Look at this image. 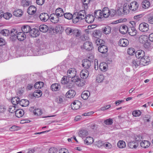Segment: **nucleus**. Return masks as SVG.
Instances as JSON below:
<instances>
[{"label":"nucleus","instance_id":"nucleus-1","mask_svg":"<svg viewBox=\"0 0 153 153\" xmlns=\"http://www.w3.org/2000/svg\"><path fill=\"white\" fill-rule=\"evenodd\" d=\"M148 58L146 56H145L139 59H136L133 60L132 61V66L135 68H137L140 65L144 66L147 64Z\"/></svg>","mask_w":153,"mask_h":153},{"label":"nucleus","instance_id":"nucleus-2","mask_svg":"<svg viewBox=\"0 0 153 153\" xmlns=\"http://www.w3.org/2000/svg\"><path fill=\"white\" fill-rule=\"evenodd\" d=\"M139 29L140 31L142 32H147L149 30V25L146 23H142L139 25Z\"/></svg>","mask_w":153,"mask_h":153},{"label":"nucleus","instance_id":"nucleus-3","mask_svg":"<svg viewBox=\"0 0 153 153\" xmlns=\"http://www.w3.org/2000/svg\"><path fill=\"white\" fill-rule=\"evenodd\" d=\"M82 13H81L79 14L75 18L72 19V22L74 23H76L78 22L79 20L84 19L85 18V15H86L84 12H83Z\"/></svg>","mask_w":153,"mask_h":153},{"label":"nucleus","instance_id":"nucleus-4","mask_svg":"<svg viewBox=\"0 0 153 153\" xmlns=\"http://www.w3.org/2000/svg\"><path fill=\"white\" fill-rule=\"evenodd\" d=\"M83 48L88 51L92 50L94 48L92 43L90 41H86L83 44Z\"/></svg>","mask_w":153,"mask_h":153},{"label":"nucleus","instance_id":"nucleus-5","mask_svg":"<svg viewBox=\"0 0 153 153\" xmlns=\"http://www.w3.org/2000/svg\"><path fill=\"white\" fill-rule=\"evenodd\" d=\"M10 39L12 41H14L16 39L17 30L16 29L13 28L10 32Z\"/></svg>","mask_w":153,"mask_h":153},{"label":"nucleus","instance_id":"nucleus-6","mask_svg":"<svg viewBox=\"0 0 153 153\" xmlns=\"http://www.w3.org/2000/svg\"><path fill=\"white\" fill-rule=\"evenodd\" d=\"M81 102L78 100H76L71 104V108L73 110H77L81 107Z\"/></svg>","mask_w":153,"mask_h":153},{"label":"nucleus","instance_id":"nucleus-7","mask_svg":"<svg viewBox=\"0 0 153 153\" xmlns=\"http://www.w3.org/2000/svg\"><path fill=\"white\" fill-rule=\"evenodd\" d=\"M68 77L69 78H71L74 76L76 75V71L74 68H70L67 71Z\"/></svg>","mask_w":153,"mask_h":153},{"label":"nucleus","instance_id":"nucleus-8","mask_svg":"<svg viewBox=\"0 0 153 153\" xmlns=\"http://www.w3.org/2000/svg\"><path fill=\"white\" fill-rule=\"evenodd\" d=\"M129 6V9L132 11H135L138 8V5L137 2L134 1L131 3Z\"/></svg>","mask_w":153,"mask_h":153},{"label":"nucleus","instance_id":"nucleus-9","mask_svg":"<svg viewBox=\"0 0 153 153\" xmlns=\"http://www.w3.org/2000/svg\"><path fill=\"white\" fill-rule=\"evenodd\" d=\"M91 61L87 59H84L82 61V66L86 69H89L91 66Z\"/></svg>","mask_w":153,"mask_h":153},{"label":"nucleus","instance_id":"nucleus-10","mask_svg":"<svg viewBox=\"0 0 153 153\" xmlns=\"http://www.w3.org/2000/svg\"><path fill=\"white\" fill-rule=\"evenodd\" d=\"M89 73L88 70L86 69H83L80 72V75L82 79H85L88 77Z\"/></svg>","mask_w":153,"mask_h":153},{"label":"nucleus","instance_id":"nucleus-11","mask_svg":"<svg viewBox=\"0 0 153 153\" xmlns=\"http://www.w3.org/2000/svg\"><path fill=\"white\" fill-rule=\"evenodd\" d=\"M39 17L40 20L44 22L47 21L49 19L48 15L47 13H41Z\"/></svg>","mask_w":153,"mask_h":153},{"label":"nucleus","instance_id":"nucleus-12","mask_svg":"<svg viewBox=\"0 0 153 153\" xmlns=\"http://www.w3.org/2000/svg\"><path fill=\"white\" fill-rule=\"evenodd\" d=\"M39 33L37 29L33 28L31 29L30 34V36L32 37H36L39 35Z\"/></svg>","mask_w":153,"mask_h":153},{"label":"nucleus","instance_id":"nucleus-13","mask_svg":"<svg viewBox=\"0 0 153 153\" xmlns=\"http://www.w3.org/2000/svg\"><path fill=\"white\" fill-rule=\"evenodd\" d=\"M127 30V33H128L130 35L132 36H135L137 32V30L134 27H129V28Z\"/></svg>","mask_w":153,"mask_h":153},{"label":"nucleus","instance_id":"nucleus-14","mask_svg":"<svg viewBox=\"0 0 153 153\" xmlns=\"http://www.w3.org/2000/svg\"><path fill=\"white\" fill-rule=\"evenodd\" d=\"M136 57L137 58V59H140L141 58H142L144 57L145 52L144 51L142 50H138L135 53Z\"/></svg>","mask_w":153,"mask_h":153},{"label":"nucleus","instance_id":"nucleus-15","mask_svg":"<svg viewBox=\"0 0 153 153\" xmlns=\"http://www.w3.org/2000/svg\"><path fill=\"white\" fill-rule=\"evenodd\" d=\"M85 21L88 23H91L94 21V16L91 14H88L85 15Z\"/></svg>","mask_w":153,"mask_h":153},{"label":"nucleus","instance_id":"nucleus-16","mask_svg":"<svg viewBox=\"0 0 153 153\" xmlns=\"http://www.w3.org/2000/svg\"><path fill=\"white\" fill-rule=\"evenodd\" d=\"M128 41L125 39H121L118 42V45L120 46L125 47L128 44Z\"/></svg>","mask_w":153,"mask_h":153},{"label":"nucleus","instance_id":"nucleus-17","mask_svg":"<svg viewBox=\"0 0 153 153\" xmlns=\"http://www.w3.org/2000/svg\"><path fill=\"white\" fill-rule=\"evenodd\" d=\"M26 38L25 33L23 32H19L17 33L16 38L20 41H22L24 40Z\"/></svg>","mask_w":153,"mask_h":153},{"label":"nucleus","instance_id":"nucleus-18","mask_svg":"<svg viewBox=\"0 0 153 153\" xmlns=\"http://www.w3.org/2000/svg\"><path fill=\"white\" fill-rule=\"evenodd\" d=\"M98 50L99 52L102 53H105L108 51V48L107 47L104 45V44L100 46L98 48Z\"/></svg>","mask_w":153,"mask_h":153},{"label":"nucleus","instance_id":"nucleus-19","mask_svg":"<svg viewBox=\"0 0 153 153\" xmlns=\"http://www.w3.org/2000/svg\"><path fill=\"white\" fill-rule=\"evenodd\" d=\"M129 28L126 25H121L119 28L120 32L123 34H125L127 33V30Z\"/></svg>","mask_w":153,"mask_h":153},{"label":"nucleus","instance_id":"nucleus-20","mask_svg":"<svg viewBox=\"0 0 153 153\" xmlns=\"http://www.w3.org/2000/svg\"><path fill=\"white\" fill-rule=\"evenodd\" d=\"M108 19L114 18L116 16V10L114 9H111L109 10V13H108Z\"/></svg>","mask_w":153,"mask_h":153},{"label":"nucleus","instance_id":"nucleus-21","mask_svg":"<svg viewBox=\"0 0 153 153\" xmlns=\"http://www.w3.org/2000/svg\"><path fill=\"white\" fill-rule=\"evenodd\" d=\"M102 31L104 34L107 35L108 34L111 33V28L109 26H106L103 27L102 29Z\"/></svg>","mask_w":153,"mask_h":153},{"label":"nucleus","instance_id":"nucleus-22","mask_svg":"<svg viewBox=\"0 0 153 153\" xmlns=\"http://www.w3.org/2000/svg\"><path fill=\"white\" fill-rule=\"evenodd\" d=\"M76 94V93L74 90L71 89L67 92L66 95L67 97L71 98L74 97L75 96Z\"/></svg>","mask_w":153,"mask_h":153},{"label":"nucleus","instance_id":"nucleus-23","mask_svg":"<svg viewBox=\"0 0 153 153\" xmlns=\"http://www.w3.org/2000/svg\"><path fill=\"white\" fill-rule=\"evenodd\" d=\"M78 134L80 137L83 139L88 135V133L86 130H81L79 131Z\"/></svg>","mask_w":153,"mask_h":153},{"label":"nucleus","instance_id":"nucleus-24","mask_svg":"<svg viewBox=\"0 0 153 153\" xmlns=\"http://www.w3.org/2000/svg\"><path fill=\"white\" fill-rule=\"evenodd\" d=\"M51 88L53 91H56L59 90L60 86L59 84L55 83L51 85Z\"/></svg>","mask_w":153,"mask_h":153},{"label":"nucleus","instance_id":"nucleus-25","mask_svg":"<svg viewBox=\"0 0 153 153\" xmlns=\"http://www.w3.org/2000/svg\"><path fill=\"white\" fill-rule=\"evenodd\" d=\"M90 95V93L89 91L86 90L82 92L81 95V97L83 99L86 100L88 99Z\"/></svg>","mask_w":153,"mask_h":153},{"label":"nucleus","instance_id":"nucleus-26","mask_svg":"<svg viewBox=\"0 0 153 153\" xmlns=\"http://www.w3.org/2000/svg\"><path fill=\"white\" fill-rule=\"evenodd\" d=\"M149 39L148 37L144 35H141L139 38V41L140 43L143 44L147 41Z\"/></svg>","mask_w":153,"mask_h":153},{"label":"nucleus","instance_id":"nucleus-27","mask_svg":"<svg viewBox=\"0 0 153 153\" xmlns=\"http://www.w3.org/2000/svg\"><path fill=\"white\" fill-rule=\"evenodd\" d=\"M23 14V11L20 9H18L15 10L13 12L14 16L17 17L22 16Z\"/></svg>","mask_w":153,"mask_h":153},{"label":"nucleus","instance_id":"nucleus-28","mask_svg":"<svg viewBox=\"0 0 153 153\" xmlns=\"http://www.w3.org/2000/svg\"><path fill=\"white\" fill-rule=\"evenodd\" d=\"M21 29L22 32H24V33H27L29 32L30 33L31 30L30 26L27 25L24 26Z\"/></svg>","mask_w":153,"mask_h":153},{"label":"nucleus","instance_id":"nucleus-29","mask_svg":"<svg viewBox=\"0 0 153 153\" xmlns=\"http://www.w3.org/2000/svg\"><path fill=\"white\" fill-rule=\"evenodd\" d=\"M48 30V27L45 25H41L39 27V30L42 33H45L47 32Z\"/></svg>","mask_w":153,"mask_h":153},{"label":"nucleus","instance_id":"nucleus-30","mask_svg":"<svg viewBox=\"0 0 153 153\" xmlns=\"http://www.w3.org/2000/svg\"><path fill=\"white\" fill-rule=\"evenodd\" d=\"M150 145V143L149 141L147 140L142 141L140 143V146L141 147L146 148L148 147Z\"/></svg>","mask_w":153,"mask_h":153},{"label":"nucleus","instance_id":"nucleus-31","mask_svg":"<svg viewBox=\"0 0 153 153\" xmlns=\"http://www.w3.org/2000/svg\"><path fill=\"white\" fill-rule=\"evenodd\" d=\"M63 10L61 8H58L56 9L55 11V14L59 17L62 16L63 14Z\"/></svg>","mask_w":153,"mask_h":153},{"label":"nucleus","instance_id":"nucleus-32","mask_svg":"<svg viewBox=\"0 0 153 153\" xmlns=\"http://www.w3.org/2000/svg\"><path fill=\"white\" fill-rule=\"evenodd\" d=\"M29 104V101L26 99H23L20 100L19 104L22 107H26Z\"/></svg>","mask_w":153,"mask_h":153},{"label":"nucleus","instance_id":"nucleus-33","mask_svg":"<svg viewBox=\"0 0 153 153\" xmlns=\"http://www.w3.org/2000/svg\"><path fill=\"white\" fill-rule=\"evenodd\" d=\"M94 16L96 18L102 19V13L100 10H95Z\"/></svg>","mask_w":153,"mask_h":153},{"label":"nucleus","instance_id":"nucleus-34","mask_svg":"<svg viewBox=\"0 0 153 153\" xmlns=\"http://www.w3.org/2000/svg\"><path fill=\"white\" fill-rule=\"evenodd\" d=\"M94 139L91 137H87L84 140V143L87 145L92 144L94 142Z\"/></svg>","mask_w":153,"mask_h":153},{"label":"nucleus","instance_id":"nucleus-35","mask_svg":"<svg viewBox=\"0 0 153 153\" xmlns=\"http://www.w3.org/2000/svg\"><path fill=\"white\" fill-rule=\"evenodd\" d=\"M24 111L22 109H17L16 110L15 114L16 116L19 118L22 117L24 114Z\"/></svg>","mask_w":153,"mask_h":153},{"label":"nucleus","instance_id":"nucleus-36","mask_svg":"<svg viewBox=\"0 0 153 153\" xmlns=\"http://www.w3.org/2000/svg\"><path fill=\"white\" fill-rule=\"evenodd\" d=\"M107 65L105 63H101L99 65V68L100 70L103 71H106Z\"/></svg>","mask_w":153,"mask_h":153},{"label":"nucleus","instance_id":"nucleus-37","mask_svg":"<svg viewBox=\"0 0 153 153\" xmlns=\"http://www.w3.org/2000/svg\"><path fill=\"white\" fill-rule=\"evenodd\" d=\"M81 79L78 77L77 76H74V77H73L71 78V81L74 82H77L79 83L78 84H80L81 85Z\"/></svg>","mask_w":153,"mask_h":153},{"label":"nucleus","instance_id":"nucleus-38","mask_svg":"<svg viewBox=\"0 0 153 153\" xmlns=\"http://www.w3.org/2000/svg\"><path fill=\"white\" fill-rule=\"evenodd\" d=\"M0 33L4 36H7L10 34V31L8 29H4L0 31Z\"/></svg>","mask_w":153,"mask_h":153},{"label":"nucleus","instance_id":"nucleus-39","mask_svg":"<svg viewBox=\"0 0 153 153\" xmlns=\"http://www.w3.org/2000/svg\"><path fill=\"white\" fill-rule=\"evenodd\" d=\"M20 101V99L18 97H14L11 99L12 103L14 105H16L19 104Z\"/></svg>","mask_w":153,"mask_h":153},{"label":"nucleus","instance_id":"nucleus-40","mask_svg":"<svg viewBox=\"0 0 153 153\" xmlns=\"http://www.w3.org/2000/svg\"><path fill=\"white\" fill-rule=\"evenodd\" d=\"M137 144L134 141H132L129 142L128 143V147L131 149L134 148L136 149L137 147Z\"/></svg>","mask_w":153,"mask_h":153},{"label":"nucleus","instance_id":"nucleus-41","mask_svg":"<svg viewBox=\"0 0 153 153\" xmlns=\"http://www.w3.org/2000/svg\"><path fill=\"white\" fill-rule=\"evenodd\" d=\"M44 85V83L42 82H36L34 85V87L36 89H40L42 88Z\"/></svg>","mask_w":153,"mask_h":153},{"label":"nucleus","instance_id":"nucleus-42","mask_svg":"<svg viewBox=\"0 0 153 153\" xmlns=\"http://www.w3.org/2000/svg\"><path fill=\"white\" fill-rule=\"evenodd\" d=\"M76 31L73 30L70 27H68L65 29V32L67 35L72 34L75 33Z\"/></svg>","mask_w":153,"mask_h":153},{"label":"nucleus","instance_id":"nucleus-43","mask_svg":"<svg viewBox=\"0 0 153 153\" xmlns=\"http://www.w3.org/2000/svg\"><path fill=\"white\" fill-rule=\"evenodd\" d=\"M129 6L127 5L126 3H125L123 5V10L124 12V14H127L128 12V10L129 9Z\"/></svg>","mask_w":153,"mask_h":153},{"label":"nucleus","instance_id":"nucleus-44","mask_svg":"<svg viewBox=\"0 0 153 153\" xmlns=\"http://www.w3.org/2000/svg\"><path fill=\"white\" fill-rule=\"evenodd\" d=\"M150 5V3L149 1H143L142 2V7L145 9L148 8Z\"/></svg>","mask_w":153,"mask_h":153},{"label":"nucleus","instance_id":"nucleus-45","mask_svg":"<svg viewBox=\"0 0 153 153\" xmlns=\"http://www.w3.org/2000/svg\"><path fill=\"white\" fill-rule=\"evenodd\" d=\"M42 94V91L40 90H37L33 94V95L35 97H39L41 96Z\"/></svg>","mask_w":153,"mask_h":153},{"label":"nucleus","instance_id":"nucleus-46","mask_svg":"<svg viewBox=\"0 0 153 153\" xmlns=\"http://www.w3.org/2000/svg\"><path fill=\"white\" fill-rule=\"evenodd\" d=\"M104 79V76L103 75H99L96 77V81L99 83H101L102 82Z\"/></svg>","mask_w":153,"mask_h":153},{"label":"nucleus","instance_id":"nucleus-47","mask_svg":"<svg viewBox=\"0 0 153 153\" xmlns=\"http://www.w3.org/2000/svg\"><path fill=\"white\" fill-rule=\"evenodd\" d=\"M118 147L120 148H123L125 147L126 144L124 141L120 140L118 142L117 144Z\"/></svg>","mask_w":153,"mask_h":153},{"label":"nucleus","instance_id":"nucleus-48","mask_svg":"<svg viewBox=\"0 0 153 153\" xmlns=\"http://www.w3.org/2000/svg\"><path fill=\"white\" fill-rule=\"evenodd\" d=\"M95 44L97 45L101 46L104 44V42L100 39L97 38L95 42Z\"/></svg>","mask_w":153,"mask_h":153},{"label":"nucleus","instance_id":"nucleus-49","mask_svg":"<svg viewBox=\"0 0 153 153\" xmlns=\"http://www.w3.org/2000/svg\"><path fill=\"white\" fill-rule=\"evenodd\" d=\"M63 15L65 18L69 20L71 19L72 18V14L70 13H63Z\"/></svg>","mask_w":153,"mask_h":153},{"label":"nucleus","instance_id":"nucleus-50","mask_svg":"<svg viewBox=\"0 0 153 153\" xmlns=\"http://www.w3.org/2000/svg\"><path fill=\"white\" fill-rule=\"evenodd\" d=\"M90 1H83L82 2V6L84 7L85 9H87L88 7V4L89 3Z\"/></svg>","mask_w":153,"mask_h":153},{"label":"nucleus","instance_id":"nucleus-51","mask_svg":"<svg viewBox=\"0 0 153 153\" xmlns=\"http://www.w3.org/2000/svg\"><path fill=\"white\" fill-rule=\"evenodd\" d=\"M143 15V14H140L135 15L134 17V19L136 21H138L140 20Z\"/></svg>","mask_w":153,"mask_h":153},{"label":"nucleus","instance_id":"nucleus-52","mask_svg":"<svg viewBox=\"0 0 153 153\" xmlns=\"http://www.w3.org/2000/svg\"><path fill=\"white\" fill-rule=\"evenodd\" d=\"M30 3L29 1H22L21 5L23 7H27L29 6Z\"/></svg>","mask_w":153,"mask_h":153},{"label":"nucleus","instance_id":"nucleus-53","mask_svg":"<svg viewBox=\"0 0 153 153\" xmlns=\"http://www.w3.org/2000/svg\"><path fill=\"white\" fill-rule=\"evenodd\" d=\"M33 113L35 115L37 116L40 115L42 114V111L39 108H37L34 110Z\"/></svg>","mask_w":153,"mask_h":153},{"label":"nucleus","instance_id":"nucleus-54","mask_svg":"<svg viewBox=\"0 0 153 153\" xmlns=\"http://www.w3.org/2000/svg\"><path fill=\"white\" fill-rule=\"evenodd\" d=\"M58 150L55 147H51L48 150L49 153H58Z\"/></svg>","mask_w":153,"mask_h":153},{"label":"nucleus","instance_id":"nucleus-55","mask_svg":"<svg viewBox=\"0 0 153 153\" xmlns=\"http://www.w3.org/2000/svg\"><path fill=\"white\" fill-rule=\"evenodd\" d=\"M127 53L128 54L131 56L133 55L135 53L134 49L132 48H129L128 50Z\"/></svg>","mask_w":153,"mask_h":153},{"label":"nucleus","instance_id":"nucleus-56","mask_svg":"<svg viewBox=\"0 0 153 153\" xmlns=\"http://www.w3.org/2000/svg\"><path fill=\"white\" fill-rule=\"evenodd\" d=\"M104 145H105V143L103 142L101 140H99L97 141L96 144V146L99 148H100Z\"/></svg>","mask_w":153,"mask_h":153},{"label":"nucleus","instance_id":"nucleus-57","mask_svg":"<svg viewBox=\"0 0 153 153\" xmlns=\"http://www.w3.org/2000/svg\"><path fill=\"white\" fill-rule=\"evenodd\" d=\"M68 82L67 76H64L62 79L61 80V83L62 84H67Z\"/></svg>","mask_w":153,"mask_h":153},{"label":"nucleus","instance_id":"nucleus-58","mask_svg":"<svg viewBox=\"0 0 153 153\" xmlns=\"http://www.w3.org/2000/svg\"><path fill=\"white\" fill-rule=\"evenodd\" d=\"M141 112L140 111H133L132 115L133 116L135 117H138L141 115Z\"/></svg>","mask_w":153,"mask_h":153},{"label":"nucleus","instance_id":"nucleus-59","mask_svg":"<svg viewBox=\"0 0 153 153\" xmlns=\"http://www.w3.org/2000/svg\"><path fill=\"white\" fill-rule=\"evenodd\" d=\"M104 123L107 125H111L113 123V120L112 119L109 118L104 121Z\"/></svg>","mask_w":153,"mask_h":153},{"label":"nucleus","instance_id":"nucleus-60","mask_svg":"<svg viewBox=\"0 0 153 153\" xmlns=\"http://www.w3.org/2000/svg\"><path fill=\"white\" fill-rule=\"evenodd\" d=\"M150 41H151L149 39L148 40L143 44L144 48L146 49H148L150 47L151 43Z\"/></svg>","mask_w":153,"mask_h":153},{"label":"nucleus","instance_id":"nucleus-61","mask_svg":"<svg viewBox=\"0 0 153 153\" xmlns=\"http://www.w3.org/2000/svg\"><path fill=\"white\" fill-rule=\"evenodd\" d=\"M12 16L11 14L9 13H4V18L6 19H9Z\"/></svg>","mask_w":153,"mask_h":153},{"label":"nucleus","instance_id":"nucleus-62","mask_svg":"<svg viewBox=\"0 0 153 153\" xmlns=\"http://www.w3.org/2000/svg\"><path fill=\"white\" fill-rule=\"evenodd\" d=\"M93 34H94L95 36H99L101 35V32L100 30H96L94 31Z\"/></svg>","mask_w":153,"mask_h":153},{"label":"nucleus","instance_id":"nucleus-63","mask_svg":"<svg viewBox=\"0 0 153 153\" xmlns=\"http://www.w3.org/2000/svg\"><path fill=\"white\" fill-rule=\"evenodd\" d=\"M19 129V127L18 126H13L10 128V131H17Z\"/></svg>","mask_w":153,"mask_h":153},{"label":"nucleus","instance_id":"nucleus-64","mask_svg":"<svg viewBox=\"0 0 153 153\" xmlns=\"http://www.w3.org/2000/svg\"><path fill=\"white\" fill-rule=\"evenodd\" d=\"M69 152L68 150L65 148H62L59 149V153H68Z\"/></svg>","mask_w":153,"mask_h":153}]
</instances>
